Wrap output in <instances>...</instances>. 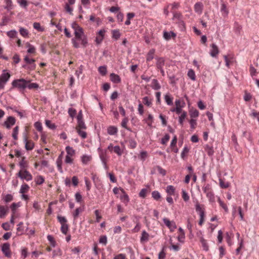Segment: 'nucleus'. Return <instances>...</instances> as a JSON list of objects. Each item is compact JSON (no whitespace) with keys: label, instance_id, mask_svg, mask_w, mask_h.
Instances as JSON below:
<instances>
[{"label":"nucleus","instance_id":"obj_57","mask_svg":"<svg viewBox=\"0 0 259 259\" xmlns=\"http://www.w3.org/2000/svg\"><path fill=\"white\" fill-rule=\"evenodd\" d=\"M152 197L156 200H159L161 198V195L157 191H154L152 193Z\"/></svg>","mask_w":259,"mask_h":259},{"label":"nucleus","instance_id":"obj_51","mask_svg":"<svg viewBox=\"0 0 259 259\" xmlns=\"http://www.w3.org/2000/svg\"><path fill=\"white\" fill-rule=\"evenodd\" d=\"M71 5H68V4L66 3L64 6V10L65 11L69 13L70 15H73V7L71 6Z\"/></svg>","mask_w":259,"mask_h":259},{"label":"nucleus","instance_id":"obj_45","mask_svg":"<svg viewBox=\"0 0 259 259\" xmlns=\"http://www.w3.org/2000/svg\"><path fill=\"white\" fill-rule=\"evenodd\" d=\"M84 129H81L79 128H76V130L79 136L82 139H85L87 136V133L83 131Z\"/></svg>","mask_w":259,"mask_h":259},{"label":"nucleus","instance_id":"obj_5","mask_svg":"<svg viewBox=\"0 0 259 259\" xmlns=\"http://www.w3.org/2000/svg\"><path fill=\"white\" fill-rule=\"evenodd\" d=\"M17 175L21 180H25L26 181H30L33 178L32 175L27 169H20Z\"/></svg>","mask_w":259,"mask_h":259},{"label":"nucleus","instance_id":"obj_20","mask_svg":"<svg viewBox=\"0 0 259 259\" xmlns=\"http://www.w3.org/2000/svg\"><path fill=\"white\" fill-rule=\"evenodd\" d=\"M203 8V4L201 3H197L194 5V11L198 14H202Z\"/></svg>","mask_w":259,"mask_h":259},{"label":"nucleus","instance_id":"obj_29","mask_svg":"<svg viewBox=\"0 0 259 259\" xmlns=\"http://www.w3.org/2000/svg\"><path fill=\"white\" fill-rule=\"evenodd\" d=\"M117 132V128L114 126H109L107 128V133L110 135H115Z\"/></svg>","mask_w":259,"mask_h":259},{"label":"nucleus","instance_id":"obj_54","mask_svg":"<svg viewBox=\"0 0 259 259\" xmlns=\"http://www.w3.org/2000/svg\"><path fill=\"white\" fill-rule=\"evenodd\" d=\"M164 99L168 105H171L172 104L173 98L171 97L169 95H165L164 96Z\"/></svg>","mask_w":259,"mask_h":259},{"label":"nucleus","instance_id":"obj_53","mask_svg":"<svg viewBox=\"0 0 259 259\" xmlns=\"http://www.w3.org/2000/svg\"><path fill=\"white\" fill-rule=\"evenodd\" d=\"M187 75H188V77L192 80L194 81L196 80L195 73L193 69H189L188 70Z\"/></svg>","mask_w":259,"mask_h":259},{"label":"nucleus","instance_id":"obj_23","mask_svg":"<svg viewBox=\"0 0 259 259\" xmlns=\"http://www.w3.org/2000/svg\"><path fill=\"white\" fill-rule=\"evenodd\" d=\"M65 150L67 153V156H70L73 158L75 156V151L72 147L68 146L66 147Z\"/></svg>","mask_w":259,"mask_h":259},{"label":"nucleus","instance_id":"obj_35","mask_svg":"<svg viewBox=\"0 0 259 259\" xmlns=\"http://www.w3.org/2000/svg\"><path fill=\"white\" fill-rule=\"evenodd\" d=\"M34 181L36 185H41L45 182V178L42 176L38 175L35 178Z\"/></svg>","mask_w":259,"mask_h":259},{"label":"nucleus","instance_id":"obj_47","mask_svg":"<svg viewBox=\"0 0 259 259\" xmlns=\"http://www.w3.org/2000/svg\"><path fill=\"white\" fill-rule=\"evenodd\" d=\"M202 190L204 193H208L212 191L211 185L209 184H204L202 187Z\"/></svg>","mask_w":259,"mask_h":259},{"label":"nucleus","instance_id":"obj_30","mask_svg":"<svg viewBox=\"0 0 259 259\" xmlns=\"http://www.w3.org/2000/svg\"><path fill=\"white\" fill-rule=\"evenodd\" d=\"M144 120L147 124L148 126L151 127L154 121L153 116L151 114H149L147 118H145Z\"/></svg>","mask_w":259,"mask_h":259},{"label":"nucleus","instance_id":"obj_25","mask_svg":"<svg viewBox=\"0 0 259 259\" xmlns=\"http://www.w3.org/2000/svg\"><path fill=\"white\" fill-rule=\"evenodd\" d=\"M219 184L221 188L226 189L229 187L230 183L229 182L225 181V179H219Z\"/></svg>","mask_w":259,"mask_h":259},{"label":"nucleus","instance_id":"obj_40","mask_svg":"<svg viewBox=\"0 0 259 259\" xmlns=\"http://www.w3.org/2000/svg\"><path fill=\"white\" fill-rule=\"evenodd\" d=\"M29 186L27 184H23L21 185L20 193L21 194H25L27 193L29 190Z\"/></svg>","mask_w":259,"mask_h":259},{"label":"nucleus","instance_id":"obj_38","mask_svg":"<svg viewBox=\"0 0 259 259\" xmlns=\"http://www.w3.org/2000/svg\"><path fill=\"white\" fill-rule=\"evenodd\" d=\"M181 115L179 117V122L182 126L183 125L184 121L187 116L186 111L181 113Z\"/></svg>","mask_w":259,"mask_h":259},{"label":"nucleus","instance_id":"obj_17","mask_svg":"<svg viewBox=\"0 0 259 259\" xmlns=\"http://www.w3.org/2000/svg\"><path fill=\"white\" fill-rule=\"evenodd\" d=\"M210 55L212 57H216L219 53V50L218 46L214 44L211 45Z\"/></svg>","mask_w":259,"mask_h":259},{"label":"nucleus","instance_id":"obj_49","mask_svg":"<svg viewBox=\"0 0 259 259\" xmlns=\"http://www.w3.org/2000/svg\"><path fill=\"white\" fill-rule=\"evenodd\" d=\"M45 124H46V126L48 128H50L51 130H54L57 127L56 125H55V124L52 123L51 122V121L50 120H48V119L46 120H45Z\"/></svg>","mask_w":259,"mask_h":259},{"label":"nucleus","instance_id":"obj_6","mask_svg":"<svg viewBox=\"0 0 259 259\" xmlns=\"http://www.w3.org/2000/svg\"><path fill=\"white\" fill-rule=\"evenodd\" d=\"M176 110H177V114H180L183 112L185 111L183 110V108L185 107L186 104L184 101L182 99H178L175 101Z\"/></svg>","mask_w":259,"mask_h":259},{"label":"nucleus","instance_id":"obj_42","mask_svg":"<svg viewBox=\"0 0 259 259\" xmlns=\"http://www.w3.org/2000/svg\"><path fill=\"white\" fill-rule=\"evenodd\" d=\"M113 152L116 153L118 156H120L123 153V150L121 149L119 146L116 145L114 147Z\"/></svg>","mask_w":259,"mask_h":259},{"label":"nucleus","instance_id":"obj_26","mask_svg":"<svg viewBox=\"0 0 259 259\" xmlns=\"http://www.w3.org/2000/svg\"><path fill=\"white\" fill-rule=\"evenodd\" d=\"M112 38L115 40L118 39L120 36L121 33L119 29H113L111 31Z\"/></svg>","mask_w":259,"mask_h":259},{"label":"nucleus","instance_id":"obj_18","mask_svg":"<svg viewBox=\"0 0 259 259\" xmlns=\"http://www.w3.org/2000/svg\"><path fill=\"white\" fill-rule=\"evenodd\" d=\"M92 160L91 155L84 154L81 156V161L83 165L88 164Z\"/></svg>","mask_w":259,"mask_h":259},{"label":"nucleus","instance_id":"obj_64","mask_svg":"<svg viewBox=\"0 0 259 259\" xmlns=\"http://www.w3.org/2000/svg\"><path fill=\"white\" fill-rule=\"evenodd\" d=\"M7 34L10 38H15L17 36V32L15 30H13L7 32Z\"/></svg>","mask_w":259,"mask_h":259},{"label":"nucleus","instance_id":"obj_19","mask_svg":"<svg viewBox=\"0 0 259 259\" xmlns=\"http://www.w3.org/2000/svg\"><path fill=\"white\" fill-rule=\"evenodd\" d=\"M9 211L7 206L0 205V218L3 219L6 217Z\"/></svg>","mask_w":259,"mask_h":259},{"label":"nucleus","instance_id":"obj_62","mask_svg":"<svg viewBox=\"0 0 259 259\" xmlns=\"http://www.w3.org/2000/svg\"><path fill=\"white\" fill-rule=\"evenodd\" d=\"M27 46L29 48L27 52L29 54H35V48L34 46H32L29 43L27 44Z\"/></svg>","mask_w":259,"mask_h":259},{"label":"nucleus","instance_id":"obj_61","mask_svg":"<svg viewBox=\"0 0 259 259\" xmlns=\"http://www.w3.org/2000/svg\"><path fill=\"white\" fill-rule=\"evenodd\" d=\"M34 126L38 132H40V133L43 132L42 124L40 122L37 121L35 122Z\"/></svg>","mask_w":259,"mask_h":259},{"label":"nucleus","instance_id":"obj_13","mask_svg":"<svg viewBox=\"0 0 259 259\" xmlns=\"http://www.w3.org/2000/svg\"><path fill=\"white\" fill-rule=\"evenodd\" d=\"M24 60L27 64L30 65L29 68L31 70H33L35 69L36 65L34 63L35 60L34 59H30L28 56H25Z\"/></svg>","mask_w":259,"mask_h":259},{"label":"nucleus","instance_id":"obj_1","mask_svg":"<svg viewBox=\"0 0 259 259\" xmlns=\"http://www.w3.org/2000/svg\"><path fill=\"white\" fill-rule=\"evenodd\" d=\"M71 27L74 31L75 37L74 38L76 39L78 41H80L81 44L85 47L88 43V38L85 35L83 29L76 22H74L71 24Z\"/></svg>","mask_w":259,"mask_h":259},{"label":"nucleus","instance_id":"obj_59","mask_svg":"<svg viewBox=\"0 0 259 259\" xmlns=\"http://www.w3.org/2000/svg\"><path fill=\"white\" fill-rule=\"evenodd\" d=\"M20 205L19 203H13L10 206L12 213L15 214L17 208Z\"/></svg>","mask_w":259,"mask_h":259},{"label":"nucleus","instance_id":"obj_48","mask_svg":"<svg viewBox=\"0 0 259 259\" xmlns=\"http://www.w3.org/2000/svg\"><path fill=\"white\" fill-rule=\"evenodd\" d=\"M83 211L81 207L77 208L72 213L74 220H76L79 216V214Z\"/></svg>","mask_w":259,"mask_h":259},{"label":"nucleus","instance_id":"obj_22","mask_svg":"<svg viewBox=\"0 0 259 259\" xmlns=\"http://www.w3.org/2000/svg\"><path fill=\"white\" fill-rule=\"evenodd\" d=\"M155 50L152 49L148 52L146 56V62H149L153 60L154 57Z\"/></svg>","mask_w":259,"mask_h":259},{"label":"nucleus","instance_id":"obj_41","mask_svg":"<svg viewBox=\"0 0 259 259\" xmlns=\"http://www.w3.org/2000/svg\"><path fill=\"white\" fill-rule=\"evenodd\" d=\"M156 66L157 68L161 69L164 64V60L163 58H157Z\"/></svg>","mask_w":259,"mask_h":259},{"label":"nucleus","instance_id":"obj_21","mask_svg":"<svg viewBox=\"0 0 259 259\" xmlns=\"http://www.w3.org/2000/svg\"><path fill=\"white\" fill-rule=\"evenodd\" d=\"M110 80L114 83H118L121 82V79L119 76L115 73H111L110 75Z\"/></svg>","mask_w":259,"mask_h":259},{"label":"nucleus","instance_id":"obj_10","mask_svg":"<svg viewBox=\"0 0 259 259\" xmlns=\"http://www.w3.org/2000/svg\"><path fill=\"white\" fill-rule=\"evenodd\" d=\"M150 235L145 230L142 232L141 236L140 237V242L142 244L147 243L150 239Z\"/></svg>","mask_w":259,"mask_h":259},{"label":"nucleus","instance_id":"obj_63","mask_svg":"<svg viewBox=\"0 0 259 259\" xmlns=\"http://www.w3.org/2000/svg\"><path fill=\"white\" fill-rule=\"evenodd\" d=\"M189 122L190 124L191 128L193 130L195 129L197 126V119H190Z\"/></svg>","mask_w":259,"mask_h":259},{"label":"nucleus","instance_id":"obj_3","mask_svg":"<svg viewBox=\"0 0 259 259\" xmlns=\"http://www.w3.org/2000/svg\"><path fill=\"white\" fill-rule=\"evenodd\" d=\"M23 141L25 144V148L27 151H31L34 148V142L29 139L26 132L23 133Z\"/></svg>","mask_w":259,"mask_h":259},{"label":"nucleus","instance_id":"obj_60","mask_svg":"<svg viewBox=\"0 0 259 259\" xmlns=\"http://www.w3.org/2000/svg\"><path fill=\"white\" fill-rule=\"evenodd\" d=\"M98 71L101 75H105L107 73V68L105 66H100Z\"/></svg>","mask_w":259,"mask_h":259},{"label":"nucleus","instance_id":"obj_44","mask_svg":"<svg viewBox=\"0 0 259 259\" xmlns=\"http://www.w3.org/2000/svg\"><path fill=\"white\" fill-rule=\"evenodd\" d=\"M40 141L42 144H46L47 143V134L46 132L41 133Z\"/></svg>","mask_w":259,"mask_h":259},{"label":"nucleus","instance_id":"obj_43","mask_svg":"<svg viewBox=\"0 0 259 259\" xmlns=\"http://www.w3.org/2000/svg\"><path fill=\"white\" fill-rule=\"evenodd\" d=\"M121 191L123 193V195L121 196L120 199L121 201L126 205L129 201L128 196L123 189H121Z\"/></svg>","mask_w":259,"mask_h":259},{"label":"nucleus","instance_id":"obj_36","mask_svg":"<svg viewBox=\"0 0 259 259\" xmlns=\"http://www.w3.org/2000/svg\"><path fill=\"white\" fill-rule=\"evenodd\" d=\"M205 194L210 203H213L215 202V196L213 191L208 192V193H206Z\"/></svg>","mask_w":259,"mask_h":259},{"label":"nucleus","instance_id":"obj_37","mask_svg":"<svg viewBox=\"0 0 259 259\" xmlns=\"http://www.w3.org/2000/svg\"><path fill=\"white\" fill-rule=\"evenodd\" d=\"M127 142H128V146L130 148L134 149L137 147V143L134 139L130 138Z\"/></svg>","mask_w":259,"mask_h":259},{"label":"nucleus","instance_id":"obj_24","mask_svg":"<svg viewBox=\"0 0 259 259\" xmlns=\"http://www.w3.org/2000/svg\"><path fill=\"white\" fill-rule=\"evenodd\" d=\"M203 206V205L200 204L198 202H197L195 204L196 210L198 212L199 215L205 214V211Z\"/></svg>","mask_w":259,"mask_h":259},{"label":"nucleus","instance_id":"obj_2","mask_svg":"<svg viewBox=\"0 0 259 259\" xmlns=\"http://www.w3.org/2000/svg\"><path fill=\"white\" fill-rule=\"evenodd\" d=\"M57 220L61 225L60 228L61 232L63 234L67 235L69 231V225L67 224V219L64 217L58 215Z\"/></svg>","mask_w":259,"mask_h":259},{"label":"nucleus","instance_id":"obj_28","mask_svg":"<svg viewBox=\"0 0 259 259\" xmlns=\"http://www.w3.org/2000/svg\"><path fill=\"white\" fill-rule=\"evenodd\" d=\"M142 102L145 105L148 107H151L152 105L153 99L146 96L142 99Z\"/></svg>","mask_w":259,"mask_h":259},{"label":"nucleus","instance_id":"obj_32","mask_svg":"<svg viewBox=\"0 0 259 259\" xmlns=\"http://www.w3.org/2000/svg\"><path fill=\"white\" fill-rule=\"evenodd\" d=\"M2 200L5 203H9L13 200V196L12 194H8L6 195H2Z\"/></svg>","mask_w":259,"mask_h":259},{"label":"nucleus","instance_id":"obj_56","mask_svg":"<svg viewBox=\"0 0 259 259\" xmlns=\"http://www.w3.org/2000/svg\"><path fill=\"white\" fill-rule=\"evenodd\" d=\"M19 133V127L16 126L14 128L12 133V137L15 140H18V135Z\"/></svg>","mask_w":259,"mask_h":259},{"label":"nucleus","instance_id":"obj_7","mask_svg":"<svg viewBox=\"0 0 259 259\" xmlns=\"http://www.w3.org/2000/svg\"><path fill=\"white\" fill-rule=\"evenodd\" d=\"M11 75L8 72H3L0 76V89H4L5 85L9 80Z\"/></svg>","mask_w":259,"mask_h":259},{"label":"nucleus","instance_id":"obj_4","mask_svg":"<svg viewBox=\"0 0 259 259\" xmlns=\"http://www.w3.org/2000/svg\"><path fill=\"white\" fill-rule=\"evenodd\" d=\"M29 81H27L23 78L15 79L12 82L13 88H16L20 90H24L27 88V84Z\"/></svg>","mask_w":259,"mask_h":259},{"label":"nucleus","instance_id":"obj_34","mask_svg":"<svg viewBox=\"0 0 259 259\" xmlns=\"http://www.w3.org/2000/svg\"><path fill=\"white\" fill-rule=\"evenodd\" d=\"M176 36V34L170 31L169 32L165 31L163 33V37L166 40H169L171 38V37H175Z\"/></svg>","mask_w":259,"mask_h":259},{"label":"nucleus","instance_id":"obj_33","mask_svg":"<svg viewBox=\"0 0 259 259\" xmlns=\"http://www.w3.org/2000/svg\"><path fill=\"white\" fill-rule=\"evenodd\" d=\"M151 87L154 90H158L161 88V85H160L158 80L155 79H153L152 80Z\"/></svg>","mask_w":259,"mask_h":259},{"label":"nucleus","instance_id":"obj_39","mask_svg":"<svg viewBox=\"0 0 259 259\" xmlns=\"http://www.w3.org/2000/svg\"><path fill=\"white\" fill-rule=\"evenodd\" d=\"M62 159L57 158L56 160V164H57V167L58 170L61 173L63 172V168H62Z\"/></svg>","mask_w":259,"mask_h":259},{"label":"nucleus","instance_id":"obj_14","mask_svg":"<svg viewBox=\"0 0 259 259\" xmlns=\"http://www.w3.org/2000/svg\"><path fill=\"white\" fill-rule=\"evenodd\" d=\"M98 151H99V157L102 161L103 162H108V157L107 155L106 150L103 151L101 150L100 148H98Z\"/></svg>","mask_w":259,"mask_h":259},{"label":"nucleus","instance_id":"obj_46","mask_svg":"<svg viewBox=\"0 0 259 259\" xmlns=\"http://www.w3.org/2000/svg\"><path fill=\"white\" fill-rule=\"evenodd\" d=\"M200 242L202 245V247H203V249L207 251L209 249V246L207 243V241L206 240H205L203 238H200Z\"/></svg>","mask_w":259,"mask_h":259},{"label":"nucleus","instance_id":"obj_9","mask_svg":"<svg viewBox=\"0 0 259 259\" xmlns=\"http://www.w3.org/2000/svg\"><path fill=\"white\" fill-rule=\"evenodd\" d=\"M163 221L165 226L168 228L171 232H174L176 229L177 226L175 222L170 221L169 219L166 218L163 219Z\"/></svg>","mask_w":259,"mask_h":259},{"label":"nucleus","instance_id":"obj_11","mask_svg":"<svg viewBox=\"0 0 259 259\" xmlns=\"http://www.w3.org/2000/svg\"><path fill=\"white\" fill-rule=\"evenodd\" d=\"M19 165L20 169H27L28 167V162L25 156H22L20 158Z\"/></svg>","mask_w":259,"mask_h":259},{"label":"nucleus","instance_id":"obj_8","mask_svg":"<svg viewBox=\"0 0 259 259\" xmlns=\"http://www.w3.org/2000/svg\"><path fill=\"white\" fill-rule=\"evenodd\" d=\"M2 251L6 257H11L12 252L10 249V244L9 243H5L2 245Z\"/></svg>","mask_w":259,"mask_h":259},{"label":"nucleus","instance_id":"obj_12","mask_svg":"<svg viewBox=\"0 0 259 259\" xmlns=\"http://www.w3.org/2000/svg\"><path fill=\"white\" fill-rule=\"evenodd\" d=\"M16 122L15 118L13 116H9L5 121L4 125L7 128H10L12 125H14Z\"/></svg>","mask_w":259,"mask_h":259},{"label":"nucleus","instance_id":"obj_15","mask_svg":"<svg viewBox=\"0 0 259 259\" xmlns=\"http://www.w3.org/2000/svg\"><path fill=\"white\" fill-rule=\"evenodd\" d=\"M106 31L104 29L100 30L96 36V42L97 44H100L103 40Z\"/></svg>","mask_w":259,"mask_h":259},{"label":"nucleus","instance_id":"obj_27","mask_svg":"<svg viewBox=\"0 0 259 259\" xmlns=\"http://www.w3.org/2000/svg\"><path fill=\"white\" fill-rule=\"evenodd\" d=\"M165 190L168 195L171 196L175 194L176 188L172 185L167 186Z\"/></svg>","mask_w":259,"mask_h":259},{"label":"nucleus","instance_id":"obj_16","mask_svg":"<svg viewBox=\"0 0 259 259\" xmlns=\"http://www.w3.org/2000/svg\"><path fill=\"white\" fill-rule=\"evenodd\" d=\"M189 115L191 119H196L199 115V111L195 108L192 107L189 110Z\"/></svg>","mask_w":259,"mask_h":259},{"label":"nucleus","instance_id":"obj_31","mask_svg":"<svg viewBox=\"0 0 259 259\" xmlns=\"http://www.w3.org/2000/svg\"><path fill=\"white\" fill-rule=\"evenodd\" d=\"M205 151L207 153L208 156H211L214 154V150L212 146L208 145H206L204 147Z\"/></svg>","mask_w":259,"mask_h":259},{"label":"nucleus","instance_id":"obj_50","mask_svg":"<svg viewBox=\"0 0 259 259\" xmlns=\"http://www.w3.org/2000/svg\"><path fill=\"white\" fill-rule=\"evenodd\" d=\"M182 197L185 202H187L190 199L188 193L184 189L182 190Z\"/></svg>","mask_w":259,"mask_h":259},{"label":"nucleus","instance_id":"obj_55","mask_svg":"<svg viewBox=\"0 0 259 259\" xmlns=\"http://www.w3.org/2000/svg\"><path fill=\"white\" fill-rule=\"evenodd\" d=\"M128 122V117H125L122 119V120L121 121V125L122 127H123L126 128V130L131 131V129L127 126V124Z\"/></svg>","mask_w":259,"mask_h":259},{"label":"nucleus","instance_id":"obj_58","mask_svg":"<svg viewBox=\"0 0 259 259\" xmlns=\"http://www.w3.org/2000/svg\"><path fill=\"white\" fill-rule=\"evenodd\" d=\"M33 27L39 32H42L44 31V28L40 26V24L39 23L34 22L33 23Z\"/></svg>","mask_w":259,"mask_h":259},{"label":"nucleus","instance_id":"obj_52","mask_svg":"<svg viewBox=\"0 0 259 259\" xmlns=\"http://www.w3.org/2000/svg\"><path fill=\"white\" fill-rule=\"evenodd\" d=\"M19 32L20 34L24 37H28L29 32L28 31L23 27H20L19 29Z\"/></svg>","mask_w":259,"mask_h":259}]
</instances>
